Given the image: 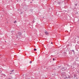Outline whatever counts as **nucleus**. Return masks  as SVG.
Segmentation results:
<instances>
[{
	"label": "nucleus",
	"instance_id": "20e7f679",
	"mask_svg": "<svg viewBox=\"0 0 79 79\" xmlns=\"http://www.w3.org/2000/svg\"><path fill=\"white\" fill-rule=\"evenodd\" d=\"M16 23V21L14 22V23Z\"/></svg>",
	"mask_w": 79,
	"mask_h": 79
},
{
	"label": "nucleus",
	"instance_id": "1a4fd4ad",
	"mask_svg": "<svg viewBox=\"0 0 79 79\" xmlns=\"http://www.w3.org/2000/svg\"><path fill=\"white\" fill-rule=\"evenodd\" d=\"M10 74H11V73H10Z\"/></svg>",
	"mask_w": 79,
	"mask_h": 79
},
{
	"label": "nucleus",
	"instance_id": "39448f33",
	"mask_svg": "<svg viewBox=\"0 0 79 79\" xmlns=\"http://www.w3.org/2000/svg\"><path fill=\"white\" fill-rule=\"evenodd\" d=\"M53 61H55V58H53Z\"/></svg>",
	"mask_w": 79,
	"mask_h": 79
},
{
	"label": "nucleus",
	"instance_id": "f257e3e1",
	"mask_svg": "<svg viewBox=\"0 0 79 79\" xmlns=\"http://www.w3.org/2000/svg\"><path fill=\"white\" fill-rule=\"evenodd\" d=\"M45 33L46 34V35H48V32L47 31H45Z\"/></svg>",
	"mask_w": 79,
	"mask_h": 79
},
{
	"label": "nucleus",
	"instance_id": "7ed1b4c3",
	"mask_svg": "<svg viewBox=\"0 0 79 79\" xmlns=\"http://www.w3.org/2000/svg\"><path fill=\"white\" fill-rule=\"evenodd\" d=\"M30 64H31V63H32V61H30Z\"/></svg>",
	"mask_w": 79,
	"mask_h": 79
},
{
	"label": "nucleus",
	"instance_id": "6e6552de",
	"mask_svg": "<svg viewBox=\"0 0 79 79\" xmlns=\"http://www.w3.org/2000/svg\"><path fill=\"white\" fill-rule=\"evenodd\" d=\"M13 71V70H12V71H11V72H12Z\"/></svg>",
	"mask_w": 79,
	"mask_h": 79
},
{
	"label": "nucleus",
	"instance_id": "0eeeda50",
	"mask_svg": "<svg viewBox=\"0 0 79 79\" xmlns=\"http://www.w3.org/2000/svg\"><path fill=\"white\" fill-rule=\"evenodd\" d=\"M51 44H53V43H52V42L51 43Z\"/></svg>",
	"mask_w": 79,
	"mask_h": 79
},
{
	"label": "nucleus",
	"instance_id": "423d86ee",
	"mask_svg": "<svg viewBox=\"0 0 79 79\" xmlns=\"http://www.w3.org/2000/svg\"><path fill=\"white\" fill-rule=\"evenodd\" d=\"M7 79H11V78H7Z\"/></svg>",
	"mask_w": 79,
	"mask_h": 79
},
{
	"label": "nucleus",
	"instance_id": "f03ea898",
	"mask_svg": "<svg viewBox=\"0 0 79 79\" xmlns=\"http://www.w3.org/2000/svg\"><path fill=\"white\" fill-rule=\"evenodd\" d=\"M36 50H37V49H35V48L34 49V51H36Z\"/></svg>",
	"mask_w": 79,
	"mask_h": 79
}]
</instances>
